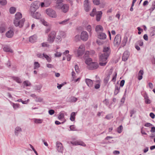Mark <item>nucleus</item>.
I'll return each instance as SVG.
<instances>
[{"instance_id":"1","label":"nucleus","mask_w":155,"mask_h":155,"mask_svg":"<svg viewBox=\"0 0 155 155\" xmlns=\"http://www.w3.org/2000/svg\"><path fill=\"white\" fill-rule=\"evenodd\" d=\"M103 51L104 53L100 56L99 64L101 66H104L106 65L107 62V59L110 52V48L108 47H104Z\"/></svg>"},{"instance_id":"2","label":"nucleus","mask_w":155,"mask_h":155,"mask_svg":"<svg viewBox=\"0 0 155 155\" xmlns=\"http://www.w3.org/2000/svg\"><path fill=\"white\" fill-rule=\"evenodd\" d=\"M56 8L58 9L61 10L62 12L65 13L68 11L69 7L68 4H62L61 5H58V8Z\"/></svg>"},{"instance_id":"3","label":"nucleus","mask_w":155,"mask_h":155,"mask_svg":"<svg viewBox=\"0 0 155 155\" xmlns=\"http://www.w3.org/2000/svg\"><path fill=\"white\" fill-rule=\"evenodd\" d=\"M25 21V18H22L20 21L19 20L14 19V24L15 26H19V28H21L24 25Z\"/></svg>"},{"instance_id":"4","label":"nucleus","mask_w":155,"mask_h":155,"mask_svg":"<svg viewBox=\"0 0 155 155\" xmlns=\"http://www.w3.org/2000/svg\"><path fill=\"white\" fill-rule=\"evenodd\" d=\"M56 33L55 31H52L49 34L48 38V41L50 43H52L54 41L55 38Z\"/></svg>"},{"instance_id":"5","label":"nucleus","mask_w":155,"mask_h":155,"mask_svg":"<svg viewBox=\"0 0 155 155\" xmlns=\"http://www.w3.org/2000/svg\"><path fill=\"white\" fill-rule=\"evenodd\" d=\"M47 14L49 16L55 18L57 17V15L55 12L52 9H48L46 10Z\"/></svg>"},{"instance_id":"6","label":"nucleus","mask_w":155,"mask_h":155,"mask_svg":"<svg viewBox=\"0 0 155 155\" xmlns=\"http://www.w3.org/2000/svg\"><path fill=\"white\" fill-rule=\"evenodd\" d=\"M99 67L98 64L96 62H92L87 66V68L89 70H93L97 69Z\"/></svg>"},{"instance_id":"7","label":"nucleus","mask_w":155,"mask_h":155,"mask_svg":"<svg viewBox=\"0 0 155 155\" xmlns=\"http://www.w3.org/2000/svg\"><path fill=\"white\" fill-rule=\"evenodd\" d=\"M88 38V35L86 31H82L81 34V39L83 41H86L87 40Z\"/></svg>"},{"instance_id":"8","label":"nucleus","mask_w":155,"mask_h":155,"mask_svg":"<svg viewBox=\"0 0 155 155\" xmlns=\"http://www.w3.org/2000/svg\"><path fill=\"white\" fill-rule=\"evenodd\" d=\"M121 41V36L120 34H117L114 38V44L116 45H118L120 44Z\"/></svg>"},{"instance_id":"9","label":"nucleus","mask_w":155,"mask_h":155,"mask_svg":"<svg viewBox=\"0 0 155 155\" xmlns=\"http://www.w3.org/2000/svg\"><path fill=\"white\" fill-rule=\"evenodd\" d=\"M85 51V48L83 45H80L78 51V56L82 55L84 53Z\"/></svg>"},{"instance_id":"10","label":"nucleus","mask_w":155,"mask_h":155,"mask_svg":"<svg viewBox=\"0 0 155 155\" xmlns=\"http://www.w3.org/2000/svg\"><path fill=\"white\" fill-rule=\"evenodd\" d=\"M84 7L85 11L88 12L91 10V6L89 5L88 0H85L84 1Z\"/></svg>"},{"instance_id":"11","label":"nucleus","mask_w":155,"mask_h":155,"mask_svg":"<svg viewBox=\"0 0 155 155\" xmlns=\"http://www.w3.org/2000/svg\"><path fill=\"white\" fill-rule=\"evenodd\" d=\"M130 55V52L128 51H125L123 53L122 57L123 61H127Z\"/></svg>"},{"instance_id":"12","label":"nucleus","mask_w":155,"mask_h":155,"mask_svg":"<svg viewBox=\"0 0 155 155\" xmlns=\"http://www.w3.org/2000/svg\"><path fill=\"white\" fill-rule=\"evenodd\" d=\"M57 149L59 152H62L63 148L62 147V144L59 142H57L56 143Z\"/></svg>"},{"instance_id":"13","label":"nucleus","mask_w":155,"mask_h":155,"mask_svg":"<svg viewBox=\"0 0 155 155\" xmlns=\"http://www.w3.org/2000/svg\"><path fill=\"white\" fill-rule=\"evenodd\" d=\"M14 34V32L13 31L10 30L6 32L5 35L7 38H10L12 37Z\"/></svg>"},{"instance_id":"14","label":"nucleus","mask_w":155,"mask_h":155,"mask_svg":"<svg viewBox=\"0 0 155 155\" xmlns=\"http://www.w3.org/2000/svg\"><path fill=\"white\" fill-rule=\"evenodd\" d=\"M107 36L104 33H100L98 35V38L100 39L104 40L106 38Z\"/></svg>"},{"instance_id":"15","label":"nucleus","mask_w":155,"mask_h":155,"mask_svg":"<svg viewBox=\"0 0 155 155\" xmlns=\"http://www.w3.org/2000/svg\"><path fill=\"white\" fill-rule=\"evenodd\" d=\"M37 37L35 35H33L30 37L29 39V41L31 43H34L36 41Z\"/></svg>"},{"instance_id":"16","label":"nucleus","mask_w":155,"mask_h":155,"mask_svg":"<svg viewBox=\"0 0 155 155\" xmlns=\"http://www.w3.org/2000/svg\"><path fill=\"white\" fill-rule=\"evenodd\" d=\"M85 81L87 85L89 87H91L92 86L93 82L91 80L86 78L85 79Z\"/></svg>"},{"instance_id":"17","label":"nucleus","mask_w":155,"mask_h":155,"mask_svg":"<svg viewBox=\"0 0 155 155\" xmlns=\"http://www.w3.org/2000/svg\"><path fill=\"white\" fill-rule=\"evenodd\" d=\"M31 16L34 18L36 19H39L40 16V14L37 12H35L31 15Z\"/></svg>"},{"instance_id":"18","label":"nucleus","mask_w":155,"mask_h":155,"mask_svg":"<svg viewBox=\"0 0 155 155\" xmlns=\"http://www.w3.org/2000/svg\"><path fill=\"white\" fill-rule=\"evenodd\" d=\"M95 31L96 32L103 31V28L100 25H97L96 27Z\"/></svg>"},{"instance_id":"19","label":"nucleus","mask_w":155,"mask_h":155,"mask_svg":"<svg viewBox=\"0 0 155 155\" xmlns=\"http://www.w3.org/2000/svg\"><path fill=\"white\" fill-rule=\"evenodd\" d=\"M22 131L21 128L19 127H17L15 129V134L16 136H18L19 133Z\"/></svg>"},{"instance_id":"20","label":"nucleus","mask_w":155,"mask_h":155,"mask_svg":"<svg viewBox=\"0 0 155 155\" xmlns=\"http://www.w3.org/2000/svg\"><path fill=\"white\" fill-rule=\"evenodd\" d=\"M56 1V4L55 6V8H58V5H61L63 4L62 3L64 2V0H55Z\"/></svg>"},{"instance_id":"21","label":"nucleus","mask_w":155,"mask_h":155,"mask_svg":"<svg viewBox=\"0 0 155 155\" xmlns=\"http://www.w3.org/2000/svg\"><path fill=\"white\" fill-rule=\"evenodd\" d=\"M31 5L35 7L36 8H38L40 5L39 2L38 1L34 2L31 4Z\"/></svg>"},{"instance_id":"22","label":"nucleus","mask_w":155,"mask_h":155,"mask_svg":"<svg viewBox=\"0 0 155 155\" xmlns=\"http://www.w3.org/2000/svg\"><path fill=\"white\" fill-rule=\"evenodd\" d=\"M102 14V13L101 11L98 12V13L96 15V20L97 21H99L100 20Z\"/></svg>"},{"instance_id":"23","label":"nucleus","mask_w":155,"mask_h":155,"mask_svg":"<svg viewBox=\"0 0 155 155\" xmlns=\"http://www.w3.org/2000/svg\"><path fill=\"white\" fill-rule=\"evenodd\" d=\"M3 50L6 52H10L12 53V50L10 48L7 46H5L3 48Z\"/></svg>"},{"instance_id":"24","label":"nucleus","mask_w":155,"mask_h":155,"mask_svg":"<svg viewBox=\"0 0 155 155\" xmlns=\"http://www.w3.org/2000/svg\"><path fill=\"white\" fill-rule=\"evenodd\" d=\"M43 56H44V57L45 58L46 60H47V61L48 62H50L51 61V58L49 57L45 53H43Z\"/></svg>"},{"instance_id":"25","label":"nucleus","mask_w":155,"mask_h":155,"mask_svg":"<svg viewBox=\"0 0 155 155\" xmlns=\"http://www.w3.org/2000/svg\"><path fill=\"white\" fill-rule=\"evenodd\" d=\"M15 19L19 20L22 17V14L20 12H17L15 15Z\"/></svg>"},{"instance_id":"26","label":"nucleus","mask_w":155,"mask_h":155,"mask_svg":"<svg viewBox=\"0 0 155 155\" xmlns=\"http://www.w3.org/2000/svg\"><path fill=\"white\" fill-rule=\"evenodd\" d=\"M75 113L74 112H72L71 114L70 120L71 121H73L75 120Z\"/></svg>"},{"instance_id":"27","label":"nucleus","mask_w":155,"mask_h":155,"mask_svg":"<svg viewBox=\"0 0 155 155\" xmlns=\"http://www.w3.org/2000/svg\"><path fill=\"white\" fill-rule=\"evenodd\" d=\"M85 59V63L87 66L88 65H89L92 61V59L91 58H87Z\"/></svg>"},{"instance_id":"28","label":"nucleus","mask_w":155,"mask_h":155,"mask_svg":"<svg viewBox=\"0 0 155 155\" xmlns=\"http://www.w3.org/2000/svg\"><path fill=\"white\" fill-rule=\"evenodd\" d=\"M37 9L38 8H36L35 7L31 5L30 8L31 14V15L32 13H33L36 12V11Z\"/></svg>"},{"instance_id":"29","label":"nucleus","mask_w":155,"mask_h":155,"mask_svg":"<svg viewBox=\"0 0 155 155\" xmlns=\"http://www.w3.org/2000/svg\"><path fill=\"white\" fill-rule=\"evenodd\" d=\"M127 41V37H124L122 41V43L121 44L122 46H125Z\"/></svg>"},{"instance_id":"30","label":"nucleus","mask_w":155,"mask_h":155,"mask_svg":"<svg viewBox=\"0 0 155 155\" xmlns=\"http://www.w3.org/2000/svg\"><path fill=\"white\" fill-rule=\"evenodd\" d=\"M9 11L11 13L14 14L16 11V8L14 7H12L10 8Z\"/></svg>"},{"instance_id":"31","label":"nucleus","mask_w":155,"mask_h":155,"mask_svg":"<svg viewBox=\"0 0 155 155\" xmlns=\"http://www.w3.org/2000/svg\"><path fill=\"white\" fill-rule=\"evenodd\" d=\"M35 101L37 102H41L43 101V99L40 97H36Z\"/></svg>"},{"instance_id":"32","label":"nucleus","mask_w":155,"mask_h":155,"mask_svg":"<svg viewBox=\"0 0 155 155\" xmlns=\"http://www.w3.org/2000/svg\"><path fill=\"white\" fill-rule=\"evenodd\" d=\"M40 67V64L38 62L35 61L34 62V69H35L37 68Z\"/></svg>"},{"instance_id":"33","label":"nucleus","mask_w":155,"mask_h":155,"mask_svg":"<svg viewBox=\"0 0 155 155\" xmlns=\"http://www.w3.org/2000/svg\"><path fill=\"white\" fill-rule=\"evenodd\" d=\"M13 79L18 83H21V80L18 77H14Z\"/></svg>"},{"instance_id":"34","label":"nucleus","mask_w":155,"mask_h":155,"mask_svg":"<svg viewBox=\"0 0 155 155\" xmlns=\"http://www.w3.org/2000/svg\"><path fill=\"white\" fill-rule=\"evenodd\" d=\"M12 106L14 109L15 110L18 108L19 107V104H15L14 103H12Z\"/></svg>"},{"instance_id":"35","label":"nucleus","mask_w":155,"mask_h":155,"mask_svg":"<svg viewBox=\"0 0 155 155\" xmlns=\"http://www.w3.org/2000/svg\"><path fill=\"white\" fill-rule=\"evenodd\" d=\"M70 130L71 131H77V130L76 129L75 125H72L70 126Z\"/></svg>"},{"instance_id":"36","label":"nucleus","mask_w":155,"mask_h":155,"mask_svg":"<svg viewBox=\"0 0 155 155\" xmlns=\"http://www.w3.org/2000/svg\"><path fill=\"white\" fill-rule=\"evenodd\" d=\"M123 127L122 125H120L117 128V131L119 133H120L122 132Z\"/></svg>"},{"instance_id":"37","label":"nucleus","mask_w":155,"mask_h":155,"mask_svg":"<svg viewBox=\"0 0 155 155\" xmlns=\"http://www.w3.org/2000/svg\"><path fill=\"white\" fill-rule=\"evenodd\" d=\"M41 88L42 86L41 85H36L34 87V89L35 90L40 91Z\"/></svg>"},{"instance_id":"38","label":"nucleus","mask_w":155,"mask_h":155,"mask_svg":"<svg viewBox=\"0 0 155 155\" xmlns=\"http://www.w3.org/2000/svg\"><path fill=\"white\" fill-rule=\"evenodd\" d=\"M34 120V122L37 124H41L42 121V120L41 119H35Z\"/></svg>"},{"instance_id":"39","label":"nucleus","mask_w":155,"mask_h":155,"mask_svg":"<svg viewBox=\"0 0 155 155\" xmlns=\"http://www.w3.org/2000/svg\"><path fill=\"white\" fill-rule=\"evenodd\" d=\"M5 31V26H1L0 27V33H3Z\"/></svg>"},{"instance_id":"40","label":"nucleus","mask_w":155,"mask_h":155,"mask_svg":"<svg viewBox=\"0 0 155 155\" xmlns=\"http://www.w3.org/2000/svg\"><path fill=\"white\" fill-rule=\"evenodd\" d=\"M93 3L96 5H98L100 4V0H92Z\"/></svg>"},{"instance_id":"41","label":"nucleus","mask_w":155,"mask_h":155,"mask_svg":"<svg viewBox=\"0 0 155 155\" xmlns=\"http://www.w3.org/2000/svg\"><path fill=\"white\" fill-rule=\"evenodd\" d=\"M23 84L26 87L29 86L31 85L30 82L28 81H26L24 82Z\"/></svg>"},{"instance_id":"42","label":"nucleus","mask_w":155,"mask_h":155,"mask_svg":"<svg viewBox=\"0 0 155 155\" xmlns=\"http://www.w3.org/2000/svg\"><path fill=\"white\" fill-rule=\"evenodd\" d=\"M69 20V19H65L61 22H60L59 24H62L64 25L68 23V21Z\"/></svg>"},{"instance_id":"43","label":"nucleus","mask_w":155,"mask_h":155,"mask_svg":"<svg viewBox=\"0 0 155 155\" xmlns=\"http://www.w3.org/2000/svg\"><path fill=\"white\" fill-rule=\"evenodd\" d=\"M87 30L90 33L91 31V25H88L86 27Z\"/></svg>"},{"instance_id":"44","label":"nucleus","mask_w":155,"mask_h":155,"mask_svg":"<svg viewBox=\"0 0 155 155\" xmlns=\"http://www.w3.org/2000/svg\"><path fill=\"white\" fill-rule=\"evenodd\" d=\"M77 98L74 97H71V102H75L77 101Z\"/></svg>"},{"instance_id":"45","label":"nucleus","mask_w":155,"mask_h":155,"mask_svg":"<svg viewBox=\"0 0 155 155\" xmlns=\"http://www.w3.org/2000/svg\"><path fill=\"white\" fill-rule=\"evenodd\" d=\"M113 117H112L111 114H109L107 115L105 117V118L107 120H110Z\"/></svg>"},{"instance_id":"46","label":"nucleus","mask_w":155,"mask_h":155,"mask_svg":"<svg viewBox=\"0 0 155 155\" xmlns=\"http://www.w3.org/2000/svg\"><path fill=\"white\" fill-rule=\"evenodd\" d=\"M6 3V0H0V3L3 5H5Z\"/></svg>"},{"instance_id":"47","label":"nucleus","mask_w":155,"mask_h":155,"mask_svg":"<svg viewBox=\"0 0 155 155\" xmlns=\"http://www.w3.org/2000/svg\"><path fill=\"white\" fill-rule=\"evenodd\" d=\"M42 46L43 47H48L49 45L48 44L47 42H44L41 44Z\"/></svg>"},{"instance_id":"48","label":"nucleus","mask_w":155,"mask_h":155,"mask_svg":"<svg viewBox=\"0 0 155 155\" xmlns=\"http://www.w3.org/2000/svg\"><path fill=\"white\" fill-rule=\"evenodd\" d=\"M89 52L88 51H86L85 53V54L84 56V59H86V57H87L89 55Z\"/></svg>"},{"instance_id":"49","label":"nucleus","mask_w":155,"mask_h":155,"mask_svg":"<svg viewBox=\"0 0 155 155\" xmlns=\"http://www.w3.org/2000/svg\"><path fill=\"white\" fill-rule=\"evenodd\" d=\"M74 68L76 72L77 73H79V70H78V66L77 65H76L75 66Z\"/></svg>"},{"instance_id":"50","label":"nucleus","mask_w":155,"mask_h":155,"mask_svg":"<svg viewBox=\"0 0 155 155\" xmlns=\"http://www.w3.org/2000/svg\"><path fill=\"white\" fill-rule=\"evenodd\" d=\"M48 113L51 115H53L54 113V111L53 110H50L48 111Z\"/></svg>"},{"instance_id":"51","label":"nucleus","mask_w":155,"mask_h":155,"mask_svg":"<svg viewBox=\"0 0 155 155\" xmlns=\"http://www.w3.org/2000/svg\"><path fill=\"white\" fill-rule=\"evenodd\" d=\"M115 73V75L114 76H113V77L112 79V81L114 82H115L116 81V77H117V73L116 72Z\"/></svg>"},{"instance_id":"52","label":"nucleus","mask_w":155,"mask_h":155,"mask_svg":"<svg viewBox=\"0 0 155 155\" xmlns=\"http://www.w3.org/2000/svg\"><path fill=\"white\" fill-rule=\"evenodd\" d=\"M61 53L60 52H57V53L55 54L54 55L55 57H59L61 56Z\"/></svg>"},{"instance_id":"53","label":"nucleus","mask_w":155,"mask_h":155,"mask_svg":"<svg viewBox=\"0 0 155 155\" xmlns=\"http://www.w3.org/2000/svg\"><path fill=\"white\" fill-rule=\"evenodd\" d=\"M30 145L31 148L33 150L34 152L36 154V155H38L37 152L36 151L35 149H34L33 147L31 144H30Z\"/></svg>"},{"instance_id":"54","label":"nucleus","mask_w":155,"mask_h":155,"mask_svg":"<svg viewBox=\"0 0 155 155\" xmlns=\"http://www.w3.org/2000/svg\"><path fill=\"white\" fill-rule=\"evenodd\" d=\"M80 39V36L79 35H77L75 37V40L76 41H78Z\"/></svg>"},{"instance_id":"55","label":"nucleus","mask_w":155,"mask_h":155,"mask_svg":"<svg viewBox=\"0 0 155 155\" xmlns=\"http://www.w3.org/2000/svg\"><path fill=\"white\" fill-rule=\"evenodd\" d=\"M125 83V81L124 80H122L120 82V87H123V86Z\"/></svg>"},{"instance_id":"56","label":"nucleus","mask_w":155,"mask_h":155,"mask_svg":"<svg viewBox=\"0 0 155 155\" xmlns=\"http://www.w3.org/2000/svg\"><path fill=\"white\" fill-rule=\"evenodd\" d=\"M152 126V124L150 123H147L144 124V126L146 127H149Z\"/></svg>"},{"instance_id":"57","label":"nucleus","mask_w":155,"mask_h":155,"mask_svg":"<svg viewBox=\"0 0 155 155\" xmlns=\"http://www.w3.org/2000/svg\"><path fill=\"white\" fill-rule=\"evenodd\" d=\"M109 79L108 78H107V77L105 78L104 79V84H107L109 81Z\"/></svg>"},{"instance_id":"58","label":"nucleus","mask_w":155,"mask_h":155,"mask_svg":"<svg viewBox=\"0 0 155 155\" xmlns=\"http://www.w3.org/2000/svg\"><path fill=\"white\" fill-rule=\"evenodd\" d=\"M103 103L105 104L106 105H107L108 104V101L107 99H105L103 101Z\"/></svg>"},{"instance_id":"59","label":"nucleus","mask_w":155,"mask_h":155,"mask_svg":"<svg viewBox=\"0 0 155 155\" xmlns=\"http://www.w3.org/2000/svg\"><path fill=\"white\" fill-rule=\"evenodd\" d=\"M64 117V115L63 114H60V115L58 116V118L59 119H61L63 118Z\"/></svg>"},{"instance_id":"60","label":"nucleus","mask_w":155,"mask_h":155,"mask_svg":"<svg viewBox=\"0 0 155 155\" xmlns=\"http://www.w3.org/2000/svg\"><path fill=\"white\" fill-rule=\"evenodd\" d=\"M42 21V23H43V24L45 26H48V23H47V22L46 21H45L44 20H43Z\"/></svg>"},{"instance_id":"61","label":"nucleus","mask_w":155,"mask_h":155,"mask_svg":"<svg viewBox=\"0 0 155 155\" xmlns=\"http://www.w3.org/2000/svg\"><path fill=\"white\" fill-rule=\"evenodd\" d=\"M100 87V84H96L95 85V86H94V88L95 89H99Z\"/></svg>"},{"instance_id":"62","label":"nucleus","mask_w":155,"mask_h":155,"mask_svg":"<svg viewBox=\"0 0 155 155\" xmlns=\"http://www.w3.org/2000/svg\"><path fill=\"white\" fill-rule=\"evenodd\" d=\"M143 38L146 41L148 40V37L147 34H145L143 36Z\"/></svg>"},{"instance_id":"63","label":"nucleus","mask_w":155,"mask_h":155,"mask_svg":"<svg viewBox=\"0 0 155 155\" xmlns=\"http://www.w3.org/2000/svg\"><path fill=\"white\" fill-rule=\"evenodd\" d=\"M47 67L49 68H53V66L51 64H46Z\"/></svg>"},{"instance_id":"64","label":"nucleus","mask_w":155,"mask_h":155,"mask_svg":"<svg viewBox=\"0 0 155 155\" xmlns=\"http://www.w3.org/2000/svg\"><path fill=\"white\" fill-rule=\"evenodd\" d=\"M150 116L152 119L154 118L155 116L154 114L153 113H150Z\"/></svg>"}]
</instances>
